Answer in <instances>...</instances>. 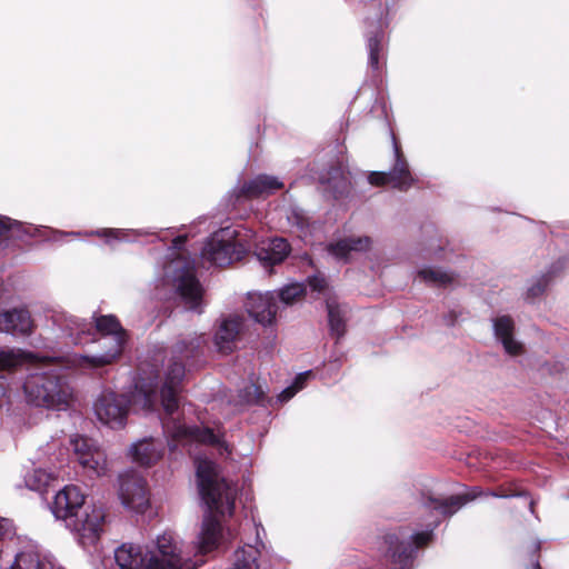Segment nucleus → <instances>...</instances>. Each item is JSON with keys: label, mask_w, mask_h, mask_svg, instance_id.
Segmentation results:
<instances>
[{"label": "nucleus", "mask_w": 569, "mask_h": 569, "mask_svg": "<svg viewBox=\"0 0 569 569\" xmlns=\"http://www.w3.org/2000/svg\"><path fill=\"white\" fill-rule=\"evenodd\" d=\"M258 557V549L248 545L234 552V559L230 569H259Z\"/></svg>", "instance_id": "27"}, {"label": "nucleus", "mask_w": 569, "mask_h": 569, "mask_svg": "<svg viewBox=\"0 0 569 569\" xmlns=\"http://www.w3.org/2000/svg\"><path fill=\"white\" fill-rule=\"evenodd\" d=\"M322 183H327L328 188L332 190L335 194H340L347 190L350 181L349 176L340 167L331 168L327 176L321 178Z\"/></svg>", "instance_id": "30"}, {"label": "nucleus", "mask_w": 569, "mask_h": 569, "mask_svg": "<svg viewBox=\"0 0 569 569\" xmlns=\"http://www.w3.org/2000/svg\"><path fill=\"white\" fill-rule=\"evenodd\" d=\"M57 478L54 471H48L41 467L33 468L24 475V485L33 491H43L49 483Z\"/></svg>", "instance_id": "25"}, {"label": "nucleus", "mask_w": 569, "mask_h": 569, "mask_svg": "<svg viewBox=\"0 0 569 569\" xmlns=\"http://www.w3.org/2000/svg\"><path fill=\"white\" fill-rule=\"evenodd\" d=\"M395 161L391 169L387 172L375 171L368 177V181L373 186H390L400 191H407L416 184L417 179L413 177L409 163L403 156L399 144L393 138Z\"/></svg>", "instance_id": "12"}, {"label": "nucleus", "mask_w": 569, "mask_h": 569, "mask_svg": "<svg viewBox=\"0 0 569 569\" xmlns=\"http://www.w3.org/2000/svg\"><path fill=\"white\" fill-rule=\"evenodd\" d=\"M482 495L478 488H473L462 495L451 496L448 499H429V508L437 510L443 516H451L457 512L467 502L475 500Z\"/></svg>", "instance_id": "24"}, {"label": "nucleus", "mask_w": 569, "mask_h": 569, "mask_svg": "<svg viewBox=\"0 0 569 569\" xmlns=\"http://www.w3.org/2000/svg\"><path fill=\"white\" fill-rule=\"evenodd\" d=\"M130 401L124 395L103 391L96 400L93 410L97 419L112 429L122 428L129 413Z\"/></svg>", "instance_id": "13"}, {"label": "nucleus", "mask_w": 569, "mask_h": 569, "mask_svg": "<svg viewBox=\"0 0 569 569\" xmlns=\"http://www.w3.org/2000/svg\"><path fill=\"white\" fill-rule=\"evenodd\" d=\"M306 293V288L300 282L288 283L276 292V300L283 307L292 306L299 302Z\"/></svg>", "instance_id": "29"}, {"label": "nucleus", "mask_w": 569, "mask_h": 569, "mask_svg": "<svg viewBox=\"0 0 569 569\" xmlns=\"http://www.w3.org/2000/svg\"><path fill=\"white\" fill-rule=\"evenodd\" d=\"M86 496L73 485L60 490L53 501L52 512L62 519L66 527L74 531L82 545L93 543L99 536L104 519L101 507L86 505Z\"/></svg>", "instance_id": "4"}, {"label": "nucleus", "mask_w": 569, "mask_h": 569, "mask_svg": "<svg viewBox=\"0 0 569 569\" xmlns=\"http://www.w3.org/2000/svg\"><path fill=\"white\" fill-rule=\"evenodd\" d=\"M148 232L138 229H99L92 231L90 234L103 238L107 243L111 244L114 241H132L137 237L147 234Z\"/></svg>", "instance_id": "26"}, {"label": "nucleus", "mask_w": 569, "mask_h": 569, "mask_svg": "<svg viewBox=\"0 0 569 569\" xmlns=\"http://www.w3.org/2000/svg\"><path fill=\"white\" fill-rule=\"evenodd\" d=\"M70 445L83 475L89 478H99L107 473V456L93 439L74 436L70 439Z\"/></svg>", "instance_id": "11"}, {"label": "nucleus", "mask_w": 569, "mask_h": 569, "mask_svg": "<svg viewBox=\"0 0 569 569\" xmlns=\"http://www.w3.org/2000/svg\"><path fill=\"white\" fill-rule=\"evenodd\" d=\"M202 339H192L188 345L186 341L178 342L173 353L166 365L163 381L160 391L157 386L141 385L133 393L132 403L146 411H156L161 406L166 417L162 418L164 432L179 442H200L218 449L220 455L229 453L227 443L219 433L209 428H189L173 415L179 409L180 385L184 378V366L182 358H188L200 347Z\"/></svg>", "instance_id": "1"}, {"label": "nucleus", "mask_w": 569, "mask_h": 569, "mask_svg": "<svg viewBox=\"0 0 569 569\" xmlns=\"http://www.w3.org/2000/svg\"><path fill=\"white\" fill-rule=\"evenodd\" d=\"M283 186V182L274 176L258 174L242 184L240 193L247 198L268 197L282 189Z\"/></svg>", "instance_id": "23"}, {"label": "nucleus", "mask_w": 569, "mask_h": 569, "mask_svg": "<svg viewBox=\"0 0 569 569\" xmlns=\"http://www.w3.org/2000/svg\"><path fill=\"white\" fill-rule=\"evenodd\" d=\"M547 286H548V279H547V277L542 276L531 287H529L528 295L530 297H538L545 291Z\"/></svg>", "instance_id": "37"}, {"label": "nucleus", "mask_w": 569, "mask_h": 569, "mask_svg": "<svg viewBox=\"0 0 569 569\" xmlns=\"http://www.w3.org/2000/svg\"><path fill=\"white\" fill-rule=\"evenodd\" d=\"M33 330V320L24 308H16L0 313V331L27 336Z\"/></svg>", "instance_id": "17"}, {"label": "nucleus", "mask_w": 569, "mask_h": 569, "mask_svg": "<svg viewBox=\"0 0 569 569\" xmlns=\"http://www.w3.org/2000/svg\"><path fill=\"white\" fill-rule=\"evenodd\" d=\"M487 495L493 496V497H508L507 495L497 493V492H488Z\"/></svg>", "instance_id": "45"}, {"label": "nucleus", "mask_w": 569, "mask_h": 569, "mask_svg": "<svg viewBox=\"0 0 569 569\" xmlns=\"http://www.w3.org/2000/svg\"><path fill=\"white\" fill-rule=\"evenodd\" d=\"M372 247L368 236H350L342 238L328 247V252L339 260H349L357 253L367 252Z\"/></svg>", "instance_id": "18"}, {"label": "nucleus", "mask_w": 569, "mask_h": 569, "mask_svg": "<svg viewBox=\"0 0 569 569\" xmlns=\"http://www.w3.org/2000/svg\"><path fill=\"white\" fill-rule=\"evenodd\" d=\"M289 223L296 227L298 236L306 238L309 233V220L305 211L299 208H292L287 216Z\"/></svg>", "instance_id": "34"}, {"label": "nucleus", "mask_w": 569, "mask_h": 569, "mask_svg": "<svg viewBox=\"0 0 569 569\" xmlns=\"http://www.w3.org/2000/svg\"><path fill=\"white\" fill-rule=\"evenodd\" d=\"M119 497L126 508L142 512L149 502L143 478L132 470L120 475Z\"/></svg>", "instance_id": "14"}, {"label": "nucleus", "mask_w": 569, "mask_h": 569, "mask_svg": "<svg viewBox=\"0 0 569 569\" xmlns=\"http://www.w3.org/2000/svg\"><path fill=\"white\" fill-rule=\"evenodd\" d=\"M199 493L210 512L232 515L237 490L221 476L219 467L211 460L197 457L194 460ZM222 540L221 525L213 513L204 516L198 538L197 550L211 552Z\"/></svg>", "instance_id": "2"}, {"label": "nucleus", "mask_w": 569, "mask_h": 569, "mask_svg": "<svg viewBox=\"0 0 569 569\" xmlns=\"http://www.w3.org/2000/svg\"><path fill=\"white\" fill-rule=\"evenodd\" d=\"M254 233L231 227L213 232L201 250V257L210 264L229 266L240 260L251 246Z\"/></svg>", "instance_id": "5"}, {"label": "nucleus", "mask_w": 569, "mask_h": 569, "mask_svg": "<svg viewBox=\"0 0 569 569\" xmlns=\"http://www.w3.org/2000/svg\"><path fill=\"white\" fill-rule=\"evenodd\" d=\"M12 533V525L8 519L0 518V539Z\"/></svg>", "instance_id": "40"}, {"label": "nucleus", "mask_w": 569, "mask_h": 569, "mask_svg": "<svg viewBox=\"0 0 569 569\" xmlns=\"http://www.w3.org/2000/svg\"><path fill=\"white\" fill-rule=\"evenodd\" d=\"M311 376V371H305V372H301L299 373L293 383L291 386H289L288 388H286L280 395H279V400L281 402H286V401H289L298 391H300L307 380L310 378Z\"/></svg>", "instance_id": "35"}, {"label": "nucleus", "mask_w": 569, "mask_h": 569, "mask_svg": "<svg viewBox=\"0 0 569 569\" xmlns=\"http://www.w3.org/2000/svg\"><path fill=\"white\" fill-rule=\"evenodd\" d=\"M243 331V320L239 316L224 318L214 335V345L219 352L230 353L237 348V343Z\"/></svg>", "instance_id": "16"}, {"label": "nucleus", "mask_w": 569, "mask_h": 569, "mask_svg": "<svg viewBox=\"0 0 569 569\" xmlns=\"http://www.w3.org/2000/svg\"><path fill=\"white\" fill-rule=\"evenodd\" d=\"M246 307L249 315L263 326L272 325L280 310V305L276 300V291L249 293Z\"/></svg>", "instance_id": "15"}, {"label": "nucleus", "mask_w": 569, "mask_h": 569, "mask_svg": "<svg viewBox=\"0 0 569 569\" xmlns=\"http://www.w3.org/2000/svg\"><path fill=\"white\" fill-rule=\"evenodd\" d=\"M89 341H97L106 351L92 356L72 353L62 358L50 359V361L68 369L91 370L101 368L119 358L123 350L126 337L124 335H103L98 339L92 337Z\"/></svg>", "instance_id": "8"}, {"label": "nucleus", "mask_w": 569, "mask_h": 569, "mask_svg": "<svg viewBox=\"0 0 569 569\" xmlns=\"http://www.w3.org/2000/svg\"><path fill=\"white\" fill-rule=\"evenodd\" d=\"M119 569H196V562L184 556L180 541L172 532L158 536L151 548L123 543L114 551Z\"/></svg>", "instance_id": "3"}, {"label": "nucleus", "mask_w": 569, "mask_h": 569, "mask_svg": "<svg viewBox=\"0 0 569 569\" xmlns=\"http://www.w3.org/2000/svg\"><path fill=\"white\" fill-rule=\"evenodd\" d=\"M493 332L505 351L510 356H518L522 352L523 346L515 338V322L509 316H500L493 319Z\"/></svg>", "instance_id": "21"}, {"label": "nucleus", "mask_w": 569, "mask_h": 569, "mask_svg": "<svg viewBox=\"0 0 569 569\" xmlns=\"http://www.w3.org/2000/svg\"><path fill=\"white\" fill-rule=\"evenodd\" d=\"M289 252V243L282 238L263 240L256 246V256L264 267L281 263Z\"/></svg>", "instance_id": "20"}, {"label": "nucleus", "mask_w": 569, "mask_h": 569, "mask_svg": "<svg viewBox=\"0 0 569 569\" xmlns=\"http://www.w3.org/2000/svg\"><path fill=\"white\" fill-rule=\"evenodd\" d=\"M34 356L20 349L0 350V369H10L23 362H31Z\"/></svg>", "instance_id": "31"}, {"label": "nucleus", "mask_w": 569, "mask_h": 569, "mask_svg": "<svg viewBox=\"0 0 569 569\" xmlns=\"http://www.w3.org/2000/svg\"><path fill=\"white\" fill-rule=\"evenodd\" d=\"M28 402L47 409L66 410L72 399V389L61 377L49 372H34L23 383Z\"/></svg>", "instance_id": "6"}, {"label": "nucleus", "mask_w": 569, "mask_h": 569, "mask_svg": "<svg viewBox=\"0 0 569 569\" xmlns=\"http://www.w3.org/2000/svg\"><path fill=\"white\" fill-rule=\"evenodd\" d=\"M432 538V531L409 533L399 529L385 536L386 556L392 569H411L416 549L426 546Z\"/></svg>", "instance_id": "9"}, {"label": "nucleus", "mask_w": 569, "mask_h": 569, "mask_svg": "<svg viewBox=\"0 0 569 569\" xmlns=\"http://www.w3.org/2000/svg\"><path fill=\"white\" fill-rule=\"evenodd\" d=\"M183 242H184V237L176 238L174 241H173L174 248L178 249Z\"/></svg>", "instance_id": "43"}, {"label": "nucleus", "mask_w": 569, "mask_h": 569, "mask_svg": "<svg viewBox=\"0 0 569 569\" xmlns=\"http://www.w3.org/2000/svg\"><path fill=\"white\" fill-rule=\"evenodd\" d=\"M6 396V391H4V386L2 382H0V407L2 406L3 403V398Z\"/></svg>", "instance_id": "42"}, {"label": "nucleus", "mask_w": 569, "mask_h": 569, "mask_svg": "<svg viewBox=\"0 0 569 569\" xmlns=\"http://www.w3.org/2000/svg\"><path fill=\"white\" fill-rule=\"evenodd\" d=\"M368 51H369V64L372 69L378 70L380 68V58H383V34L377 32L375 36L368 39Z\"/></svg>", "instance_id": "33"}, {"label": "nucleus", "mask_w": 569, "mask_h": 569, "mask_svg": "<svg viewBox=\"0 0 569 569\" xmlns=\"http://www.w3.org/2000/svg\"><path fill=\"white\" fill-rule=\"evenodd\" d=\"M328 319L331 333L338 338L345 333V320L339 306L331 298H327Z\"/></svg>", "instance_id": "32"}, {"label": "nucleus", "mask_w": 569, "mask_h": 569, "mask_svg": "<svg viewBox=\"0 0 569 569\" xmlns=\"http://www.w3.org/2000/svg\"><path fill=\"white\" fill-rule=\"evenodd\" d=\"M442 251H443V246H442L441 241L437 244L431 243L427 249L426 257L441 259Z\"/></svg>", "instance_id": "39"}, {"label": "nucleus", "mask_w": 569, "mask_h": 569, "mask_svg": "<svg viewBox=\"0 0 569 569\" xmlns=\"http://www.w3.org/2000/svg\"><path fill=\"white\" fill-rule=\"evenodd\" d=\"M309 287L312 291L327 295L329 290L328 281L322 274H315L308 278Z\"/></svg>", "instance_id": "36"}, {"label": "nucleus", "mask_w": 569, "mask_h": 569, "mask_svg": "<svg viewBox=\"0 0 569 569\" xmlns=\"http://www.w3.org/2000/svg\"><path fill=\"white\" fill-rule=\"evenodd\" d=\"M417 278L428 284L445 286L453 280V276L440 268L423 267L417 271Z\"/></svg>", "instance_id": "28"}, {"label": "nucleus", "mask_w": 569, "mask_h": 569, "mask_svg": "<svg viewBox=\"0 0 569 569\" xmlns=\"http://www.w3.org/2000/svg\"><path fill=\"white\" fill-rule=\"evenodd\" d=\"M10 569H63L48 553H41L36 547L19 552Z\"/></svg>", "instance_id": "22"}, {"label": "nucleus", "mask_w": 569, "mask_h": 569, "mask_svg": "<svg viewBox=\"0 0 569 569\" xmlns=\"http://www.w3.org/2000/svg\"><path fill=\"white\" fill-rule=\"evenodd\" d=\"M261 395L262 391H260L257 386L251 385L246 391V393L242 396V399L244 402L250 403L258 401Z\"/></svg>", "instance_id": "38"}, {"label": "nucleus", "mask_w": 569, "mask_h": 569, "mask_svg": "<svg viewBox=\"0 0 569 569\" xmlns=\"http://www.w3.org/2000/svg\"><path fill=\"white\" fill-rule=\"evenodd\" d=\"M54 233L58 236H72V237L80 234V232H62V231H54Z\"/></svg>", "instance_id": "44"}, {"label": "nucleus", "mask_w": 569, "mask_h": 569, "mask_svg": "<svg viewBox=\"0 0 569 569\" xmlns=\"http://www.w3.org/2000/svg\"><path fill=\"white\" fill-rule=\"evenodd\" d=\"M11 228L9 219H0V237L4 234Z\"/></svg>", "instance_id": "41"}, {"label": "nucleus", "mask_w": 569, "mask_h": 569, "mask_svg": "<svg viewBox=\"0 0 569 569\" xmlns=\"http://www.w3.org/2000/svg\"><path fill=\"white\" fill-rule=\"evenodd\" d=\"M53 322L60 328L63 336L70 338L74 345H84L89 342L87 337L96 333L103 335H124L120 323L112 316H102L96 320L93 327L91 322H87L73 316L63 313L54 317Z\"/></svg>", "instance_id": "10"}, {"label": "nucleus", "mask_w": 569, "mask_h": 569, "mask_svg": "<svg viewBox=\"0 0 569 569\" xmlns=\"http://www.w3.org/2000/svg\"><path fill=\"white\" fill-rule=\"evenodd\" d=\"M532 569H540L539 563H535V565L532 566Z\"/></svg>", "instance_id": "46"}, {"label": "nucleus", "mask_w": 569, "mask_h": 569, "mask_svg": "<svg viewBox=\"0 0 569 569\" xmlns=\"http://www.w3.org/2000/svg\"><path fill=\"white\" fill-rule=\"evenodd\" d=\"M163 451L164 446L161 440L146 438L132 443L129 455L136 463L149 467L160 460Z\"/></svg>", "instance_id": "19"}, {"label": "nucleus", "mask_w": 569, "mask_h": 569, "mask_svg": "<svg viewBox=\"0 0 569 569\" xmlns=\"http://www.w3.org/2000/svg\"><path fill=\"white\" fill-rule=\"evenodd\" d=\"M162 286L177 292L188 309L200 311L203 288L194 274V260L182 254L171 259L163 267Z\"/></svg>", "instance_id": "7"}]
</instances>
